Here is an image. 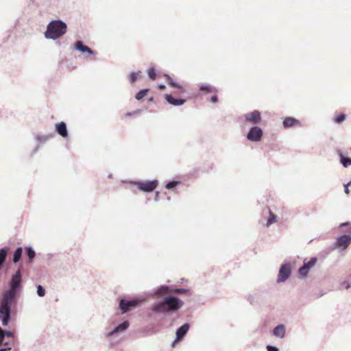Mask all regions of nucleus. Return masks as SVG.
Returning <instances> with one entry per match:
<instances>
[{"mask_svg": "<svg viewBox=\"0 0 351 351\" xmlns=\"http://www.w3.org/2000/svg\"><path fill=\"white\" fill-rule=\"evenodd\" d=\"M23 289V278L21 269L12 276L8 289L3 293L0 303V320L3 326H7L12 319V306L16 304Z\"/></svg>", "mask_w": 351, "mask_h": 351, "instance_id": "1", "label": "nucleus"}, {"mask_svg": "<svg viewBox=\"0 0 351 351\" xmlns=\"http://www.w3.org/2000/svg\"><path fill=\"white\" fill-rule=\"evenodd\" d=\"M184 302L177 296L169 295L160 302H155L152 306V311L155 313H170L178 311Z\"/></svg>", "mask_w": 351, "mask_h": 351, "instance_id": "2", "label": "nucleus"}, {"mask_svg": "<svg viewBox=\"0 0 351 351\" xmlns=\"http://www.w3.org/2000/svg\"><path fill=\"white\" fill-rule=\"evenodd\" d=\"M67 30V25L62 20H53L47 26L45 37L47 39L56 40L64 35Z\"/></svg>", "mask_w": 351, "mask_h": 351, "instance_id": "3", "label": "nucleus"}, {"mask_svg": "<svg viewBox=\"0 0 351 351\" xmlns=\"http://www.w3.org/2000/svg\"><path fill=\"white\" fill-rule=\"evenodd\" d=\"M145 300L143 297H136L130 300L121 298L119 300V308L121 313L125 314L139 306Z\"/></svg>", "mask_w": 351, "mask_h": 351, "instance_id": "4", "label": "nucleus"}, {"mask_svg": "<svg viewBox=\"0 0 351 351\" xmlns=\"http://www.w3.org/2000/svg\"><path fill=\"white\" fill-rule=\"evenodd\" d=\"M351 244V234H345L336 238V241L328 249L327 253L338 250L340 252L346 250Z\"/></svg>", "mask_w": 351, "mask_h": 351, "instance_id": "5", "label": "nucleus"}, {"mask_svg": "<svg viewBox=\"0 0 351 351\" xmlns=\"http://www.w3.org/2000/svg\"><path fill=\"white\" fill-rule=\"evenodd\" d=\"M130 326V322L128 320L123 321L121 324H118L113 329L110 330H106L104 333L105 338L110 341H112L114 336L117 335L119 333L123 332L126 331Z\"/></svg>", "mask_w": 351, "mask_h": 351, "instance_id": "6", "label": "nucleus"}, {"mask_svg": "<svg viewBox=\"0 0 351 351\" xmlns=\"http://www.w3.org/2000/svg\"><path fill=\"white\" fill-rule=\"evenodd\" d=\"M135 184L138 189L145 193L152 192L158 186V180H152L150 181L146 182H141V181H134L131 182Z\"/></svg>", "mask_w": 351, "mask_h": 351, "instance_id": "7", "label": "nucleus"}, {"mask_svg": "<svg viewBox=\"0 0 351 351\" xmlns=\"http://www.w3.org/2000/svg\"><path fill=\"white\" fill-rule=\"evenodd\" d=\"M291 265L290 263L286 262L283 263L278 271V275L277 278V282H285L291 276Z\"/></svg>", "mask_w": 351, "mask_h": 351, "instance_id": "8", "label": "nucleus"}, {"mask_svg": "<svg viewBox=\"0 0 351 351\" xmlns=\"http://www.w3.org/2000/svg\"><path fill=\"white\" fill-rule=\"evenodd\" d=\"M263 136V130L257 126L251 127L247 134V139L252 142H259Z\"/></svg>", "mask_w": 351, "mask_h": 351, "instance_id": "9", "label": "nucleus"}, {"mask_svg": "<svg viewBox=\"0 0 351 351\" xmlns=\"http://www.w3.org/2000/svg\"><path fill=\"white\" fill-rule=\"evenodd\" d=\"M243 119L246 123L256 125L261 121V113L258 110H255L245 114Z\"/></svg>", "mask_w": 351, "mask_h": 351, "instance_id": "10", "label": "nucleus"}, {"mask_svg": "<svg viewBox=\"0 0 351 351\" xmlns=\"http://www.w3.org/2000/svg\"><path fill=\"white\" fill-rule=\"evenodd\" d=\"M5 335V337H8L12 339L13 341L14 339V334L12 332L7 330H4L2 328H0V346H12L13 342H10L8 341L3 340V336Z\"/></svg>", "mask_w": 351, "mask_h": 351, "instance_id": "11", "label": "nucleus"}, {"mask_svg": "<svg viewBox=\"0 0 351 351\" xmlns=\"http://www.w3.org/2000/svg\"><path fill=\"white\" fill-rule=\"evenodd\" d=\"M165 98L169 104L174 106H180L184 104L186 101L185 99L176 98L173 97L171 94H165Z\"/></svg>", "mask_w": 351, "mask_h": 351, "instance_id": "12", "label": "nucleus"}, {"mask_svg": "<svg viewBox=\"0 0 351 351\" xmlns=\"http://www.w3.org/2000/svg\"><path fill=\"white\" fill-rule=\"evenodd\" d=\"M55 131L62 138H66L69 136L66 124L64 121H61L55 125Z\"/></svg>", "mask_w": 351, "mask_h": 351, "instance_id": "13", "label": "nucleus"}, {"mask_svg": "<svg viewBox=\"0 0 351 351\" xmlns=\"http://www.w3.org/2000/svg\"><path fill=\"white\" fill-rule=\"evenodd\" d=\"M75 49L81 52L82 53H87L89 55H93L94 51L92 50L90 47L85 45L83 41L82 40H77L75 43L74 45Z\"/></svg>", "mask_w": 351, "mask_h": 351, "instance_id": "14", "label": "nucleus"}, {"mask_svg": "<svg viewBox=\"0 0 351 351\" xmlns=\"http://www.w3.org/2000/svg\"><path fill=\"white\" fill-rule=\"evenodd\" d=\"M190 328V324L185 323L179 327L176 332V340H182L184 338Z\"/></svg>", "mask_w": 351, "mask_h": 351, "instance_id": "15", "label": "nucleus"}, {"mask_svg": "<svg viewBox=\"0 0 351 351\" xmlns=\"http://www.w3.org/2000/svg\"><path fill=\"white\" fill-rule=\"evenodd\" d=\"M164 77L166 79V82L169 86L179 89L180 93L185 92L184 87L175 82L169 75L165 73Z\"/></svg>", "mask_w": 351, "mask_h": 351, "instance_id": "16", "label": "nucleus"}, {"mask_svg": "<svg viewBox=\"0 0 351 351\" xmlns=\"http://www.w3.org/2000/svg\"><path fill=\"white\" fill-rule=\"evenodd\" d=\"M282 125L285 128H289L295 125H300V122L294 117H287L284 119Z\"/></svg>", "mask_w": 351, "mask_h": 351, "instance_id": "17", "label": "nucleus"}, {"mask_svg": "<svg viewBox=\"0 0 351 351\" xmlns=\"http://www.w3.org/2000/svg\"><path fill=\"white\" fill-rule=\"evenodd\" d=\"M169 291V287L167 285H161L158 287L156 289L149 293V296L152 297H161L164 293H167Z\"/></svg>", "mask_w": 351, "mask_h": 351, "instance_id": "18", "label": "nucleus"}, {"mask_svg": "<svg viewBox=\"0 0 351 351\" xmlns=\"http://www.w3.org/2000/svg\"><path fill=\"white\" fill-rule=\"evenodd\" d=\"M286 333L285 326L283 324H279L273 330V335L277 337L282 339Z\"/></svg>", "mask_w": 351, "mask_h": 351, "instance_id": "19", "label": "nucleus"}, {"mask_svg": "<svg viewBox=\"0 0 351 351\" xmlns=\"http://www.w3.org/2000/svg\"><path fill=\"white\" fill-rule=\"evenodd\" d=\"M9 252V247H4L2 248H0V270L1 269L4 263L6 261L8 254Z\"/></svg>", "mask_w": 351, "mask_h": 351, "instance_id": "20", "label": "nucleus"}, {"mask_svg": "<svg viewBox=\"0 0 351 351\" xmlns=\"http://www.w3.org/2000/svg\"><path fill=\"white\" fill-rule=\"evenodd\" d=\"M25 254L27 257V263H32L36 256V252L32 247L27 246L25 247Z\"/></svg>", "mask_w": 351, "mask_h": 351, "instance_id": "21", "label": "nucleus"}, {"mask_svg": "<svg viewBox=\"0 0 351 351\" xmlns=\"http://www.w3.org/2000/svg\"><path fill=\"white\" fill-rule=\"evenodd\" d=\"M340 157V162L344 167H348L351 165V158L345 156L341 151H338Z\"/></svg>", "mask_w": 351, "mask_h": 351, "instance_id": "22", "label": "nucleus"}, {"mask_svg": "<svg viewBox=\"0 0 351 351\" xmlns=\"http://www.w3.org/2000/svg\"><path fill=\"white\" fill-rule=\"evenodd\" d=\"M55 136L54 133L51 132L47 134H38L36 136V141L40 143H45L51 138H53Z\"/></svg>", "mask_w": 351, "mask_h": 351, "instance_id": "23", "label": "nucleus"}, {"mask_svg": "<svg viewBox=\"0 0 351 351\" xmlns=\"http://www.w3.org/2000/svg\"><path fill=\"white\" fill-rule=\"evenodd\" d=\"M23 254V247H18L14 250L13 253V258L12 261L14 263H17L20 261L21 256Z\"/></svg>", "mask_w": 351, "mask_h": 351, "instance_id": "24", "label": "nucleus"}, {"mask_svg": "<svg viewBox=\"0 0 351 351\" xmlns=\"http://www.w3.org/2000/svg\"><path fill=\"white\" fill-rule=\"evenodd\" d=\"M317 262V258L316 257H312L309 261H306V259L304 261L303 265L306 267V269L310 271L311 269L315 265Z\"/></svg>", "mask_w": 351, "mask_h": 351, "instance_id": "25", "label": "nucleus"}, {"mask_svg": "<svg viewBox=\"0 0 351 351\" xmlns=\"http://www.w3.org/2000/svg\"><path fill=\"white\" fill-rule=\"evenodd\" d=\"M260 298V294H258V293H255L254 294H250L247 296V300L251 304L254 305L255 304L258 302Z\"/></svg>", "mask_w": 351, "mask_h": 351, "instance_id": "26", "label": "nucleus"}, {"mask_svg": "<svg viewBox=\"0 0 351 351\" xmlns=\"http://www.w3.org/2000/svg\"><path fill=\"white\" fill-rule=\"evenodd\" d=\"M199 90H206L208 93H212V92L217 93V89L215 87H213L209 84L200 85Z\"/></svg>", "mask_w": 351, "mask_h": 351, "instance_id": "27", "label": "nucleus"}, {"mask_svg": "<svg viewBox=\"0 0 351 351\" xmlns=\"http://www.w3.org/2000/svg\"><path fill=\"white\" fill-rule=\"evenodd\" d=\"M141 73V71H138V72H132L129 75V81L131 84H133L138 80V75Z\"/></svg>", "mask_w": 351, "mask_h": 351, "instance_id": "28", "label": "nucleus"}, {"mask_svg": "<svg viewBox=\"0 0 351 351\" xmlns=\"http://www.w3.org/2000/svg\"><path fill=\"white\" fill-rule=\"evenodd\" d=\"M149 88H144V89H141L140 90L136 95H135V98L137 100H141L147 94V93L149 92Z\"/></svg>", "mask_w": 351, "mask_h": 351, "instance_id": "29", "label": "nucleus"}, {"mask_svg": "<svg viewBox=\"0 0 351 351\" xmlns=\"http://www.w3.org/2000/svg\"><path fill=\"white\" fill-rule=\"evenodd\" d=\"M180 183V182L178 180L169 181L166 184L165 188L168 190H173Z\"/></svg>", "mask_w": 351, "mask_h": 351, "instance_id": "30", "label": "nucleus"}, {"mask_svg": "<svg viewBox=\"0 0 351 351\" xmlns=\"http://www.w3.org/2000/svg\"><path fill=\"white\" fill-rule=\"evenodd\" d=\"M308 272H309V271L304 265H302L298 269V275L300 278H302L306 277Z\"/></svg>", "mask_w": 351, "mask_h": 351, "instance_id": "31", "label": "nucleus"}, {"mask_svg": "<svg viewBox=\"0 0 351 351\" xmlns=\"http://www.w3.org/2000/svg\"><path fill=\"white\" fill-rule=\"evenodd\" d=\"M36 293L39 297H44L45 295V289L43 286L38 285L36 287Z\"/></svg>", "mask_w": 351, "mask_h": 351, "instance_id": "32", "label": "nucleus"}, {"mask_svg": "<svg viewBox=\"0 0 351 351\" xmlns=\"http://www.w3.org/2000/svg\"><path fill=\"white\" fill-rule=\"evenodd\" d=\"M171 291L176 294H182L189 293V289L185 288H176L174 289H172Z\"/></svg>", "mask_w": 351, "mask_h": 351, "instance_id": "33", "label": "nucleus"}, {"mask_svg": "<svg viewBox=\"0 0 351 351\" xmlns=\"http://www.w3.org/2000/svg\"><path fill=\"white\" fill-rule=\"evenodd\" d=\"M346 118V116L344 114H339L337 116L335 117V122L336 123H342Z\"/></svg>", "mask_w": 351, "mask_h": 351, "instance_id": "34", "label": "nucleus"}, {"mask_svg": "<svg viewBox=\"0 0 351 351\" xmlns=\"http://www.w3.org/2000/svg\"><path fill=\"white\" fill-rule=\"evenodd\" d=\"M269 212H270V217L268 218V219L267 221V224H266L267 226H269L271 224H272L276 220V215L271 213V211H269Z\"/></svg>", "mask_w": 351, "mask_h": 351, "instance_id": "35", "label": "nucleus"}, {"mask_svg": "<svg viewBox=\"0 0 351 351\" xmlns=\"http://www.w3.org/2000/svg\"><path fill=\"white\" fill-rule=\"evenodd\" d=\"M147 74L149 77L152 80H154L156 78V73L154 68L149 69L147 71Z\"/></svg>", "mask_w": 351, "mask_h": 351, "instance_id": "36", "label": "nucleus"}, {"mask_svg": "<svg viewBox=\"0 0 351 351\" xmlns=\"http://www.w3.org/2000/svg\"><path fill=\"white\" fill-rule=\"evenodd\" d=\"M267 351H279L278 348L275 346L268 345L266 346Z\"/></svg>", "mask_w": 351, "mask_h": 351, "instance_id": "37", "label": "nucleus"}, {"mask_svg": "<svg viewBox=\"0 0 351 351\" xmlns=\"http://www.w3.org/2000/svg\"><path fill=\"white\" fill-rule=\"evenodd\" d=\"M12 346H4L3 348H0V351H11Z\"/></svg>", "mask_w": 351, "mask_h": 351, "instance_id": "38", "label": "nucleus"}, {"mask_svg": "<svg viewBox=\"0 0 351 351\" xmlns=\"http://www.w3.org/2000/svg\"><path fill=\"white\" fill-rule=\"evenodd\" d=\"M210 101L213 102V103H217L218 101V97L216 95H213L211 97H210Z\"/></svg>", "mask_w": 351, "mask_h": 351, "instance_id": "39", "label": "nucleus"}, {"mask_svg": "<svg viewBox=\"0 0 351 351\" xmlns=\"http://www.w3.org/2000/svg\"><path fill=\"white\" fill-rule=\"evenodd\" d=\"M342 285L344 286V287L346 289H348L349 288L351 287V284L350 282H343Z\"/></svg>", "mask_w": 351, "mask_h": 351, "instance_id": "40", "label": "nucleus"}, {"mask_svg": "<svg viewBox=\"0 0 351 351\" xmlns=\"http://www.w3.org/2000/svg\"><path fill=\"white\" fill-rule=\"evenodd\" d=\"M343 186H344V189H344L345 193L348 195L350 193V190L348 189L349 185H348L347 184H344Z\"/></svg>", "mask_w": 351, "mask_h": 351, "instance_id": "41", "label": "nucleus"}, {"mask_svg": "<svg viewBox=\"0 0 351 351\" xmlns=\"http://www.w3.org/2000/svg\"><path fill=\"white\" fill-rule=\"evenodd\" d=\"M140 112H141V110H134L132 112H128L127 114V116L128 117H131L132 114H136V113H139Z\"/></svg>", "mask_w": 351, "mask_h": 351, "instance_id": "42", "label": "nucleus"}, {"mask_svg": "<svg viewBox=\"0 0 351 351\" xmlns=\"http://www.w3.org/2000/svg\"><path fill=\"white\" fill-rule=\"evenodd\" d=\"M350 225V223L349 221H346V222H343V223H341L340 225H339V227H346V226H348Z\"/></svg>", "mask_w": 351, "mask_h": 351, "instance_id": "43", "label": "nucleus"}, {"mask_svg": "<svg viewBox=\"0 0 351 351\" xmlns=\"http://www.w3.org/2000/svg\"><path fill=\"white\" fill-rule=\"evenodd\" d=\"M159 194H160V193H159V192H158V191H156V192L155 193V197H154V200H155L156 202H158V201H159Z\"/></svg>", "mask_w": 351, "mask_h": 351, "instance_id": "44", "label": "nucleus"}, {"mask_svg": "<svg viewBox=\"0 0 351 351\" xmlns=\"http://www.w3.org/2000/svg\"><path fill=\"white\" fill-rule=\"evenodd\" d=\"M165 88H166V86H165V85H164V84H159V85H158V88H159L160 90H164Z\"/></svg>", "mask_w": 351, "mask_h": 351, "instance_id": "45", "label": "nucleus"}, {"mask_svg": "<svg viewBox=\"0 0 351 351\" xmlns=\"http://www.w3.org/2000/svg\"><path fill=\"white\" fill-rule=\"evenodd\" d=\"M179 340H176V339L172 342L171 343V346L173 347L175 346V344L176 343L177 341H178Z\"/></svg>", "mask_w": 351, "mask_h": 351, "instance_id": "46", "label": "nucleus"}, {"mask_svg": "<svg viewBox=\"0 0 351 351\" xmlns=\"http://www.w3.org/2000/svg\"><path fill=\"white\" fill-rule=\"evenodd\" d=\"M3 340L5 341V335L3 336Z\"/></svg>", "mask_w": 351, "mask_h": 351, "instance_id": "47", "label": "nucleus"}, {"mask_svg": "<svg viewBox=\"0 0 351 351\" xmlns=\"http://www.w3.org/2000/svg\"><path fill=\"white\" fill-rule=\"evenodd\" d=\"M346 184H347L348 185H350V184H351V180H350L349 182L346 183Z\"/></svg>", "mask_w": 351, "mask_h": 351, "instance_id": "48", "label": "nucleus"}, {"mask_svg": "<svg viewBox=\"0 0 351 351\" xmlns=\"http://www.w3.org/2000/svg\"><path fill=\"white\" fill-rule=\"evenodd\" d=\"M38 146H37V147H36V149H35L34 152H36L38 150Z\"/></svg>", "mask_w": 351, "mask_h": 351, "instance_id": "49", "label": "nucleus"}, {"mask_svg": "<svg viewBox=\"0 0 351 351\" xmlns=\"http://www.w3.org/2000/svg\"><path fill=\"white\" fill-rule=\"evenodd\" d=\"M149 100V101H153V97H151Z\"/></svg>", "mask_w": 351, "mask_h": 351, "instance_id": "50", "label": "nucleus"}]
</instances>
